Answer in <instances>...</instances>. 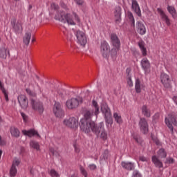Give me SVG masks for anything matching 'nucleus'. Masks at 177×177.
Wrapping results in <instances>:
<instances>
[{
    "label": "nucleus",
    "instance_id": "e2e57ef3",
    "mask_svg": "<svg viewBox=\"0 0 177 177\" xmlns=\"http://www.w3.org/2000/svg\"><path fill=\"white\" fill-rule=\"evenodd\" d=\"M74 149H75V153H80V148H78V147H77L76 145H74Z\"/></svg>",
    "mask_w": 177,
    "mask_h": 177
},
{
    "label": "nucleus",
    "instance_id": "ddd939ff",
    "mask_svg": "<svg viewBox=\"0 0 177 177\" xmlns=\"http://www.w3.org/2000/svg\"><path fill=\"white\" fill-rule=\"evenodd\" d=\"M54 114L58 118H62L64 115V112L62 109V105L59 102H55L54 104Z\"/></svg>",
    "mask_w": 177,
    "mask_h": 177
},
{
    "label": "nucleus",
    "instance_id": "774afa93",
    "mask_svg": "<svg viewBox=\"0 0 177 177\" xmlns=\"http://www.w3.org/2000/svg\"><path fill=\"white\" fill-rule=\"evenodd\" d=\"M37 80H39V77L38 75H36Z\"/></svg>",
    "mask_w": 177,
    "mask_h": 177
},
{
    "label": "nucleus",
    "instance_id": "5701e85b",
    "mask_svg": "<svg viewBox=\"0 0 177 177\" xmlns=\"http://www.w3.org/2000/svg\"><path fill=\"white\" fill-rule=\"evenodd\" d=\"M101 111L102 114H104V118L106 117H110L111 115V111L110 110V108H109V106L107 105H102L101 106Z\"/></svg>",
    "mask_w": 177,
    "mask_h": 177
},
{
    "label": "nucleus",
    "instance_id": "5fc2aeb1",
    "mask_svg": "<svg viewBox=\"0 0 177 177\" xmlns=\"http://www.w3.org/2000/svg\"><path fill=\"white\" fill-rule=\"evenodd\" d=\"M2 92H3V95H4L5 100L7 102H9V96L8 95V93L6 92V90L3 91Z\"/></svg>",
    "mask_w": 177,
    "mask_h": 177
},
{
    "label": "nucleus",
    "instance_id": "f03ea898",
    "mask_svg": "<svg viewBox=\"0 0 177 177\" xmlns=\"http://www.w3.org/2000/svg\"><path fill=\"white\" fill-rule=\"evenodd\" d=\"M55 20H58V21H61V23H68V24H71V26H75V21H74V19H73V15L70 13H64V12L62 11L58 12L55 17Z\"/></svg>",
    "mask_w": 177,
    "mask_h": 177
},
{
    "label": "nucleus",
    "instance_id": "2f4dec72",
    "mask_svg": "<svg viewBox=\"0 0 177 177\" xmlns=\"http://www.w3.org/2000/svg\"><path fill=\"white\" fill-rule=\"evenodd\" d=\"M30 146L32 149L37 150V151L40 150L39 143L35 140H31L30 142Z\"/></svg>",
    "mask_w": 177,
    "mask_h": 177
},
{
    "label": "nucleus",
    "instance_id": "603ef678",
    "mask_svg": "<svg viewBox=\"0 0 177 177\" xmlns=\"http://www.w3.org/2000/svg\"><path fill=\"white\" fill-rule=\"evenodd\" d=\"M26 92L30 96H35V93H32L30 88H26Z\"/></svg>",
    "mask_w": 177,
    "mask_h": 177
},
{
    "label": "nucleus",
    "instance_id": "1a4fd4ad",
    "mask_svg": "<svg viewBox=\"0 0 177 177\" xmlns=\"http://www.w3.org/2000/svg\"><path fill=\"white\" fill-rule=\"evenodd\" d=\"M110 42L111 45H112L113 48H116V49H121V41L117 34L112 33L110 35Z\"/></svg>",
    "mask_w": 177,
    "mask_h": 177
},
{
    "label": "nucleus",
    "instance_id": "0e129e2a",
    "mask_svg": "<svg viewBox=\"0 0 177 177\" xmlns=\"http://www.w3.org/2000/svg\"><path fill=\"white\" fill-rule=\"evenodd\" d=\"M172 100L176 104H177V96H174L172 97Z\"/></svg>",
    "mask_w": 177,
    "mask_h": 177
},
{
    "label": "nucleus",
    "instance_id": "c85d7f7f",
    "mask_svg": "<svg viewBox=\"0 0 177 177\" xmlns=\"http://www.w3.org/2000/svg\"><path fill=\"white\" fill-rule=\"evenodd\" d=\"M138 46L142 52V56H147V50L146 49V47H145V41H140L138 42Z\"/></svg>",
    "mask_w": 177,
    "mask_h": 177
},
{
    "label": "nucleus",
    "instance_id": "8fccbe9b",
    "mask_svg": "<svg viewBox=\"0 0 177 177\" xmlns=\"http://www.w3.org/2000/svg\"><path fill=\"white\" fill-rule=\"evenodd\" d=\"M127 84L130 87L133 86V82H132V77H129L127 80Z\"/></svg>",
    "mask_w": 177,
    "mask_h": 177
},
{
    "label": "nucleus",
    "instance_id": "bb28decb",
    "mask_svg": "<svg viewBox=\"0 0 177 177\" xmlns=\"http://www.w3.org/2000/svg\"><path fill=\"white\" fill-rule=\"evenodd\" d=\"M30 41H31V33L30 32H26L23 37V42L26 46H28Z\"/></svg>",
    "mask_w": 177,
    "mask_h": 177
},
{
    "label": "nucleus",
    "instance_id": "ea45409f",
    "mask_svg": "<svg viewBox=\"0 0 177 177\" xmlns=\"http://www.w3.org/2000/svg\"><path fill=\"white\" fill-rule=\"evenodd\" d=\"M48 174L51 177H59V173H57V171H56V170L54 169L48 171Z\"/></svg>",
    "mask_w": 177,
    "mask_h": 177
},
{
    "label": "nucleus",
    "instance_id": "a18cd8bd",
    "mask_svg": "<svg viewBox=\"0 0 177 177\" xmlns=\"http://www.w3.org/2000/svg\"><path fill=\"white\" fill-rule=\"evenodd\" d=\"M6 50H0V57L1 59H6Z\"/></svg>",
    "mask_w": 177,
    "mask_h": 177
},
{
    "label": "nucleus",
    "instance_id": "09e8293b",
    "mask_svg": "<svg viewBox=\"0 0 177 177\" xmlns=\"http://www.w3.org/2000/svg\"><path fill=\"white\" fill-rule=\"evenodd\" d=\"M73 15L74 16L75 21H77V23H80L81 19H80V17L78 16V15H77V13L73 12Z\"/></svg>",
    "mask_w": 177,
    "mask_h": 177
},
{
    "label": "nucleus",
    "instance_id": "58836bf2",
    "mask_svg": "<svg viewBox=\"0 0 177 177\" xmlns=\"http://www.w3.org/2000/svg\"><path fill=\"white\" fill-rule=\"evenodd\" d=\"M16 174H17V169H16V167H11V169L10 170V174L11 177H15Z\"/></svg>",
    "mask_w": 177,
    "mask_h": 177
},
{
    "label": "nucleus",
    "instance_id": "4be33fe9",
    "mask_svg": "<svg viewBox=\"0 0 177 177\" xmlns=\"http://www.w3.org/2000/svg\"><path fill=\"white\" fill-rule=\"evenodd\" d=\"M91 106L93 107V109L91 111H93L94 115L97 117V115H99V113H100V108L99 107V104H97V102H96V100H93Z\"/></svg>",
    "mask_w": 177,
    "mask_h": 177
},
{
    "label": "nucleus",
    "instance_id": "dca6fc26",
    "mask_svg": "<svg viewBox=\"0 0 177 177\" xmlns=\"http://www.w3.org/2000/svg\"><path fill=\"white\" fill-rule=\"evenodd\" d=\"M157 10H158V13H159L162 21H165V23L167 24V26H171V19H169V17H168V15H167V14H165L164 10H162V9H161V8H158Z\"/></svg>",
    "mask_w": 177,
    "mask_h": 177
},
{
    "label": "nucleus",
    "instance_id": "2eb2a0df",
    "mask_svg": "<svg viewBox=\"0 0 177 177\" xmlns=\"http://www.w3.org/2000/svg\"><path fill=\"white\" fill-rule=\"evenodd\" d=\"M80 106V101L77 98H71L66 101V107L70 110L77 109Z\"/></svg>",
    "mask_w": 177,
    "mask_h": 177
},
{
    "label": "nucleus",
    "instance_id": "4d7b16f0",
    "mask_svg": "<svg viewBox=\"0 0 177 177\" xmlns=\"http://www.w3.org/2000/svg\"><path fill=\"white\" fill-rule=\"evenodd\" d=\"M21 115L24 122H27L28 117L26 116V113L21 112Z\"/></svg>",
    "mask_w": 177,
    "mask_h": 177
},
{
    "label": "nucleus",
    "instance_id": "c756f323",
    "mask_svg": "<svg viewBox=\"0 0 177 177\" xmlns=\"http://www.w3.org/2000/svg\"><path fill=\"white\" fill-rule=\"evenodd\" d=\"M167 11L172 16L173 19H176V17L177 16V13H176V10L175 9V7H174L172 6H168Z\"/></svg>",
    "mask_w": 177,
    "mask_h": 177
},
{
    "label": "nucleus",
    "instance_id": "9d476101",
    "mask_svg": "<svg viewBox=\"0 0 177 177\" xmlns=\"http://www.w3.org/2000/svg\"><path fill=\"white\" fill-rule=\"evenodd\" d=\"M64 124L68 128H78V120L74 117L70 118L69 119H65L64 120Z\"/></svg>",
    "mask_w": 177,
    "mask_h": 177
},
{
    "label": "nucleus",
    "instance_id": "bf43d9fd",
    "mask_svg": "<svg viewBox=\"0 0 177 177\" xmlns=\"http://www.w3.org/2000/svg\"><path fill=\"white\" fill-rule=\"evenodd\" d=\"M75 2H76L77 5H79L80 6H82V5H84V0H75Z\"/></svg>",
    "mask_w": 177,
    "mask_h": 177
},
{
    "label": "nucleus",
    "instance_id": "69168bd1",
    "mask_svg": "<svg viewBox=\"0 0 177 177\" xmlns=\"http://www.w3.org/2000/svg\"><path fill=\"white\" fill-rule=\"evenodd\" d=\"M24 151H25L24 147H21V153H24Z\"/></svg>",
    "mask_w": 177,
    "mask_h": 177
},
{
    "label": "nucleus",
    "instance_id": "cd10ccee",
    "mask_svg": "<svg viewBox=\"0 0 177 177\" xmlns=\"http://www.w3.org/2000/svg\"><path fill=\"white\" fill-rule=\"evenodd\" d=\"M142 84L140 80H139V78L136 79L135 82V89L136 93H140V92H142Z\"/></svg>",
    "mask_w": 177,
    "mask_h": 177
},
{
    "label": "nucleus",
    "instance_id": "6e6d98bb",
    "mask_svg": "<svg viewBox=\"0 0 177 177\" xmlns=\"http://www.w3.org/2000/svg\"><path fill=\"white\" fill-rule=\"evenodd\" d=\"M115 17V24H120V23H121V16H116Z\"/></svg>",
    "mask_w": 177,
    "mask_h": 177
},
{
    "label": "nucleus",
    "instance_id": "f3484780",
    "mask_svg": "<svg viewBox=\"0 0 177 177\" xmlns=\"http://www.w3.org/2000/svg\"><path fill=\"white\" fill-rule=\"evenodd\" d=\"M121 165L126 171H135V163L132 162L122 161Z\"/></svg>",
    "mask_w": 177,
    "mask_h": 177
},
{
    "label": "nucleus",
    "instance_id": "79ce46f5",
    "mask_svg": "<svg viewBox=\"0 0 177 177\" xmlns=\"http://www.w3.org/2000/svg\"><path fill=\"white\" fill-rule=\"evenodd\" d=\"M131 177H142V174L139 170H133Z\"/></svg>",
    "mask_w": 177,
    "mask_h": 177
},
{
    "label": "nucleus",
    "instance_id": "f8f14e48",
    "mask_svg": "<svg viewBox=\"0 0 177 177\" xmlns=\"http://www.w3.org/2000/svg\"><path fill=\"white\" fill-rule=\"evenodd\" d=\"M140 65L142 70H144L145 74H149V73H150V68L151 67V65L150 64V61H149L147 57L143 58L141 60Z\"/></svg>",
    "mask_w": 177,
    "mask_h": 177
},
{
    "label": "nucleus",
    "instance_id": "c03bdc74",
    "mask_svg": "<svg viewBox=\"0 0 177 177\" xmlns=\"http://www.w3.org/2000/svg\"><path fill=\"white\" fill-rule=\"evenodd\" d=\"M80 169L82 175H83L84 176H88V171H86V170L85 169V168H84V167L80 166Z\"/></svg>",
    "mask_w": 177,
    "mask_h": 177
},
{
    "label": "nucleus",
    "instance_id": "aec40b11",
    "mask_svg": "<svg viewBox=\"0 0 177 177\" xmlns=\"http://www.w3.org/2000/svg\"><path fill=\"white\" fill-rule=\"evenodd\" d=\"M131 8L133 10H134L135 13L138 15L139 17L142 16V12L140 11V7H139V3H138V1L136 0H132V5Z\"/></svg>",
    "mask_w": 177,
    "mask_h": 177
},
{
    "label": "nucleus",
    "instance_id": "9b49d317",
    "mask_svg": "<svg viewBox=\"0 0 177 177\" xmlns=\"http://www.w3.org/2000/svg\"><path fill=\"white\" fill-rule=\"evenodd\" d=\"M76 37L77 39V44H80L82 46H85L86 45V36L85 35V33L84 32L77 30L76 32Z\"/></svg>",
    "mask_w": 177,
    "mask_h": 177
},
{
    "label": "nucleus",
    "instance_id": "f704fd0d",
    "mask_svg": "<svg viewBox=\"0 0 177 177\" xmlns=\"http://www.w3.org/2000/svg\"><path fill=\"white\" fill-rule=\"evenodd\" d=\"M133 139H134V140H136V143H138L139 145H142V143H143V139L142 138V137H140V136H139L138 134H133Z\"/></svg>",
    "mask_w": 177,
    "mask_h": 177
},
{
    "label": "nucleus",
    "instance_id": "6e6552de",
    "mask_svg": "<svg viewBox=\"0 0 177 177\" xmlns=\"http://www.w3.org/2000/svg\"><path fill=\"white\" fill-rule=\"evenodd\" d=\"M139 128L140 132L146 135L149 133V123L147 120L145 118H140L138 122Z\"/></svg>",
    "mask_w": 177,
    "mask_h": 177
},
{
    "label": "nucleus",
    "instance_id": "a211bd4d",
    "mask_svg": "<svg viewBox=\"0 0 177 177\" xmlns=\"http://www.w3.org/2000/svg\"><path fill=\"white\" fill-rule=\"evenodd\" d=\"M99 124H102V128L98 131L97 134H95L97 138L102 139V140H107V132L104 129V123L103 122H100Z\"/></svg>",
    "mask_w": 177,
    "mask_h": 177
},
{
    "label": "nucleus",
    "instance_id": "39448f33",
    "mask_svg": "<svg viewBox=\"0 0 177 177\" xmlns=\"http://www.w3.org/2000/svg\"><path fill=\"white\" fill-rule=\"evenodd\" d=\"M100 49L102 57L109 59V56H110V45L106 40L101 41Z\"/></svg>",
    "mask_w": 177,
    "mask_h": 177
},
{
    "label": "nucleus",
    "instance_id": "37998d69",
    "mask_svg": "<svg viewBox=\"0 0 177 177\" xmlns=\"http://www.w3.org/2000/svg\"><path fill=\"white\" fill-rule=\"evenodd\" d=\"M121 16V7L117 6L115 9V17Z\"/></svg>",
    "mask_w": 177,
    "mask_h": 177
},
{
    "label": "nucleus",
    "instance_id": "338daca9",
    "mask_svg": "<svg viewBox=\"0 0 177 177\" xmlns=\"http://www.w3.org/2000/svg\"><path fill=\"white\" fill-rule=\"evenodd\" d=\"M1 157H2V150L0 149V160H1Z\"/></svg>",
    "mask_w": 177,
    "mask_h": 177
},
{
    "label": "nucleus",
    "instance_id": "6ab92c4d",
    "mask_svg": "<svg viewBox=\"0 0 177 177\" xmlns=\"http://www.w3.org/2000/svg\"><path fill=\"white\" fill-rule=\"evenodd\" d=\"M137 31L140 35H145L146 34V26L140 21L136 23Z\"/></svg>",
    "mask_w": 177,
    "mask_h": 177
},
{
    "label": "nucleus",
    "instance_id": "49530a36",
    "mask_svg": "<svg viewBox=\"0 0 177 177\" xmlns=\"http://www.w3.org/2000/svg\"><path fill=\"white\" fill-rule=\"evenodd\" d=\"M151 138L152 140L154 142V143H156L157 146H161V142H160V140L158 138L153 137V136H151Z\"/></svg>",
    "mask_w": 177,
    "mask_h": 177
},
{
    "label": "nucleus",
    "instance_id": "a878e982",
    "mask_svg": "<svg viewBox=\"0 0 177 177\" xmlns=\"http://www.w3.org/2000/svg\"><path fill=\"white\" fill-rule=\"evenodd\" d=\"M95 115V112L93 111H85L84 118L82 120H86V121H92V117Z\"/></svg>",
    "mask_w": 177,
    "mask_h": 177
},
{
    "label": "nucleus",
    "instance_id": "473e14b6",
    "mask_svg": "<svg viewBox=\"0 0 177 177\" xmlns=\"http://www.w3.org/2000/svg\"><path fill=\"white\" fill-rule=\"evenodd\" d=\"M104 118L107 128H111V125H113V117L111 115L106 116Z\"/></svg>",
    "mask_w": 177,
    "mask_h": 177
},
{
    "label": "nucleus",
    "instance_id": "a19ab883",
    "mask_svg": "<svg viewBox=\"0 0 177 177\" xmlns=\"http://www.w3.org/2000/svg\"><path fill=\"white\" fill-rule=\"evenodd\" d=\"M20 165V160L17 158H14L13 161H12V167H19Z\"/></svg>",
    "mask_w": 177,
    "mask_h": 177
},
{
    "label": "nucleus",
    "instance_id": "e433bc0d",
    "mask_svg": "<svg viewBox=\"0 0 177 177\" xmlns=\"http://www.w3.org/2000/svg\"><path fill=\"white\" fill-rule=\"evenodd\" d=\"M113 118L115 119V121H116L118 124H122V118H121V115L115 113H113Z\"/></svg>",
    "mask_w": 177,
    "mask_h": 177
},
{
    "label": "nucleus",
    "instance_id": "3c124183",
    "mask_svg": "<svg viewBox=\"0 0 177 177\" xmlns=\"http://www.w3.org/2000/svg\"><path fill=\"white\" fill-rule=\"evenodd\" d=\"M88 168L89 169H91V171H95V169H96L97 167L95 164H91L88 165Z\"/></svg>",
    "mask_w": 177,
    "mask_h": 177
},
{
    "label": "nucleus",
    "instance_id": "052dcab7",
    "mask_svg": "<svg viewBox=\"0 0 177 177\" xmlns=\"http://www.w3.org/2000/svg\"><path fill=\"white\" fill-rule=\"evenodd\" d=\"M0 89H1L2 92L5 90V87H3V84H2V82L0 81Z\"/></svg>",
    "mask_w": 177,
    "mask_h": 177
},
{
    "label": "nucleus",
    "instance_id": "13d9d810",
    "mask_svg": "<svg viewBox=\"0 0 177 177\" xmlns=\"http://www.w3.org/2000/svg\"><path fill=\"white\" fill-rule=\"evenodd\" d=\"M139 160L140 161H142V162H147V158L143 156H141L139 157Z\"/></svg>",
    "mask_w": 177,
    "mask_h": 177
},
{
    "label": "nucleus",
    "instance_id": "7c9ffc66",
    "mask_svg": "<svg viewBox=\"0 0 177 177\" xmlns=\"http://www.w3.org/2000/svg\"><path fill=\"white\" fill-rule=\"evenodd\" d=\"M142 113L145 117H147V118H150L151 117V113H150V110L147 109V106L146 105L142 106Z\"/></svg>",
    "mask_w": 177,
    "mask_h": 177
},
{
    "label": "nucleus",
    "instance_id": "4468645a",
    "mask_svg": "<svg viewBox=\"0 0 177 177\" xmlns=\"http://www.w3.org/2000/svg\"><path fill=\"white\" fill-rule=\"evenodd\" d=\"M18 102L21 109H26L28 107V99L24 95H19L17 97Z\"/></svg>",
    "mask_w": 177,
    "mask_h": 177
},
{
    "label": "nucleus",
    "instance_id": "412c9836",
    "mask_svg": "<svg viewBox=\"0 0 177 177\" xmlns=\"http://www.w3.org/2000/svg\"><path fill=\"white\" fill-rule=\"evenodd\" d=\"M23 135H25V136H28V138H32V136H38L40 138L39 134L38 133V131L34 130V129H30V130H23L22 131Z\"/></svg>",
    "mask_w": 177,
    "mask_h": 177
},
{
    "label": "nucleus",
    "instance_id": "680f3d73",
    "mask_svg": "<svg viewBox=\"0 0 177 177\" xmlns=\"http://www.w3.org/2000/svg\"><path fill=\"white\" fill-rule=\"evenodd\" d=\"M174 161H175V160H174V158H169V160H168L169 164H174Z\"/></svg>",
    "mask_w": 177,
    "mask_h": 177
},
{
    "label": "nucleus",
    "instance_id": "c9c22d12",
    "mask_svg": "<svg viewBox=\"0 0 177 177\" xmlns=\"http://www.w3.org/2000/svg\"><path fill=\"white\" fill-rule=\"evenodd\" d=\"M127 17L130 20V21H131V27L135 28V18L133 17V15L132 14V12H129L127 13Z\"/></svg>",
    "mask_w": 177,
    "mask_h": 177
},
{
    "label": "nucleus",
    "instance_id": "72a5a7b5",
    "mask_svg": "<svg viewBox=\"0 0 177 177\" xmlns=\"http://www.w3.org/2000/svg\"><path fill=\"white\" fill-rule=\"evenodd\" d=\"M121 48H117L115 47H113L111 50V56L112 57V59H113V60H115V59H117V53L118 52V50H120Z\"/></svg>",
    "mask_w": 177,
    "mask_h": 177
},
{
    "label": "nucleus",
    "instance_id": "20e7f679",
    "mask_svg": "<svg viewBox=\"0 0 177 177\" xmlns=\"http://www.w3.org/2000/svg\"><path fill=\"white\" fill-rule=\"evenodd\" d=\"M10 25L15 34H21L23 32V21L20 19L17 21L13 17L11 19Z\"/></svg>",
    "mask_w": 177,
    "mask_h": 177
},
{
    "label": "nucleus",
    "instance_id": "393cba45",
    "mask_svg": "<svg viewBox=\"0 0 177 177\" xmlns=\"http://www.w3.org/2000/svg\"><path fill=\"white\" fill-rule=\"evenodd\" d=\"M10 132L11 133V136H13V138H20V131L17 127L15 126L10 127Z\"/></svg>",
    "mask_w": 177,
    "mask_h": 177
},
{
    "label": "nucleus",
    "instance_id": "f257e3e1",
    "mask_svg": "<svg viewBox=\"0 0 177 177\" xmlns=\"http://www.w3.org/2000/svg\"><path fill=\"white\" fill-rule=\"evenodd\" d=\"M80 127L81 131L84 133H91L93 132L94 135H97L102 128H103V124H96L93 121H88L85 119H81L80 122Z\"/></svg>",
    "mask_w": 177,
    "mask_h": 177
},
{
    "label": "nucleus",
    "instance_id": "0eeeda50",
    "mask_svg": "<svg viewBox=\"0 0 177 177\" xmlns=\"http://www.w3.org/2000/svg\"><path fill=\"white\" fill-rule=\"evenodd\" d=\"M160 81L165 88L167 89L172 88L171 77L167 73H162L160 74Z\"/></svg>",
    "mask_w": 177,
    "mask_h": 177
},
{
    "label": "nucleus",
    "instance_id": "4c0bfd02",
    "mask_svg": "<svg viewBox=\"0 0 177 177\" xmlns=\"http://www.w3.org/2000/svg\"><path fill=\"white\" fill-rule=\"evenodd\" d=\"M158 154L160 157V158H165V157H167V152L164 149H159L158 151Z\"/></svg>",
    "mask_w": 177,
    "mask_h": 177
},
{
    "label": "nucleus",
    "instance_id": "7ed1b4c3",
    "mask_svg": "<svg viewBox=\"0 0 177 177\" xmlns=\"http://www.w3.org/2000/svg\"><path fill=\"white\" fill-rule=\"evenodd\" d=\"M165 122L170 129L171 133H174V126L177 127V113L172 112L168 115V118H165Z\"/></svg>",
    "mask_w": 177,
    "mask_h": 177
},
{
    "label": "nucleus",
    "instance_id": "423d86ee",
    "mask_svg": "<svg viewBox=\"0 0 177 177\" xmlns=\"http://www.w3.org/2000/svg\"><path fill=\"white\" fill-rule=\"evenodd\" d=\"M30 104L32 106V109L35 110V111H37L39 114H42V113H44V104L41 102L31 98Z\"/></svg>",
    "mask_w": 177,
    "mask_h": 177
},
{
    "label": "nucleus",
    "instance_id": "b1692460",
    "mask_svg": "<svg viewBox=\"0 0 177 177\" xmlns=\"http://www.w3.org/2000/svg\"><path fill=\"white\" fill-rule=\"evenodd\" d=\"M151 161L156 168H162V167H164L162 162H161V160H160L156 156H152Z\"/></svg>",
    "mask_w": 177,
    "mask_h": 177
},
{
    "label": "nucleus",
    "instance_id": "de8ad7c7",
    "mask_svg": "<svg viewBox=\"0 0 177 177\" xmlns=\"http://www.w3.org/2000/svg\"><path fill=\"white\" fill-rule=\"evenodd\" d=\"M109 158V150L106 149L102 154V160H107Z\"/></svg>",
    "mask_w": 177,
    "mask_h": 177
},
{
    "label": "nucleus",
    "instance_id": "864d4df0",
    "mask_svg": "<svg viewBox=\"0 0 177 177\" xmlns=\"http://www.w3.org/2000/svg\"><path fill=\"white\" fill-rule=\"evenodd\" d=\"M6 145V140L2 139V136H0V146Z\"/></svg>",
    "mask_w": 177,
    "mask_h": 177
}]
</instances>
